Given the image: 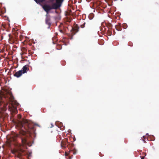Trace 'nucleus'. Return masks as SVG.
I'll list each match as a JSON object with an SVG mask.
<instances>
[{
  "instance_id": "obj_8",
  "label": "nucleus",
  "mask_w": 159,
  "mask_h": 159,
  "mask_svg": "<svg viewBox=\"0 0 159 159\" xmlns=\"http://www.w3.org/2000/svg\"><path fill=\"white\" fill-rule=\"evenodd\" d=\"M79 27L78 25L76 24L73 29L75 32L77 33L79 31Z\"/></svg>"
},
{
  "instance_id": "obj_16",
  "label": "nucleus",
  "mask_w": 159,
  "mask_h": 159,
  "mask_svg": "<svg viewBox=\"0 0 159 159\" xmlns=\"http://www.w3.org/2000/svg\"><path fill=\"white\" fill-rule=\"evenodd\" d=\"M85 24V23H84L83 24L81 25H80V27L81 28H84V25Z\"/></svg>"
},
{
  "instance_id": "obj_22",
  "label": "nucleus",
  "mask_w": 159,
  "mask_h": 159,
  "mask_svg": "<svg viewBox=\"0 0 159 159\" xmlns=\"http://www.w3.org/2000/svg\"><path fill=\"white\" fill-rule=\"evenodd\" d=\"M9 42L10 43H11L12 42V40H9Z\"/></svg>"
},
{
  "instance_id": "obj_21",
  "label": "nucleus",
  "mask_w": 159,
  "mask_h": 159,
  "mask_svg": "<svg viewBox=\"0 0 159 159\" xmlns=\"http://www.w3.org/2000/svg\"><path fill=\"white\" fill-rule=\"evenodd\" d=\"M72 152H73V153L74 154H76V152L72 151Z\"/></svg>"
},
{
  "instance_id": "obj_27",
  "label": "nucleus",
  "mask_w": 159,
  "mask_h": 159,
  "mask_svg": "<svg viewBox=\"0 0 159 159\" xmlns=\"http://www.w3.org/2000/svg\"><path fill=\"white\" fill-rule=\"evenodd\" d=\"M60 31L61 32H62V30H60Z\"/></svg>"
},
{
  "instance_id": "obj_12",
  "label": "nucleus",
  "mask_w": 159,
  "mask_h": 159,
  "mask_svg": "<svg viewBox=\"0 0 159 159\" xmlns=\"http://www.w3.org/2000/svg\"><path fill=\"white\" fill-rule=\"evenodd\" d=\"M116 29L119 31H120L122 30V28L120 26H116Z\"/></svg>"
},
{
  "instance_id": "obj_19",
  "label": "nucleus",
  "mask_w": 159,
  "mask_h": 159,
  "mask_svg": "<svg viewBox=\"0 0 159 159\" xmlns=\"http://www.w3.org/2000/svg\"><path fill=\"white\" fill-rule=\"evenodd\" d=\"M39 2H43L45 0H38Z\"/></svg>"
},
{
  "instance_id": "obj_29",
  "label": "nucleus",
  "mask_w": 159,
  "mask_h": 159,
  "mask_svg": "<svg viewBox=\"0 0 159 159\" xmlns=\"http://www.w3.org/2000/svg\"><path fill=\"white\" fill-rule=\"evenodd\" d=\"M25 38H26L27 37H25Z\"/></svg>"
},
{
  "instance_id": "obj_15",
  "label": "nucleus",
  "mask_w": 159,
  "mask_h": 159,
  "mask_svg": "<svg viewBox=\"0 0 159 159\" xmlns=\"http://www.w3.org/2000/svg\"><path fill=\"white\" fill-rule=\"evenodd\" d=\"M60 128L61 129H62V130H64V126L63 127L62 126H61V125H62V124L61 123H60Z\"/></svg>"
},
{
  "instance_id": "obj_9",
  "label": "nucleus",
  "mask_w": 159,
  "mask_h": 159,
  "mask_svg": "<svg viewBox=\"0 0 159 159\" xmlns=\"http://www.w3.org/2000/svg\"><path fill=\"white\" fill-rule=\"evenodd\" d=\"M45 21L46 24L48 25L49 27H50L51 24V23L50 22V18L48 17L46 18L45 20Z\"/></svg>"
},
{
  "instance_id": "obj_10",
  "label": "nucleus",
  "mask_w": 159,
  "mask_h": 159,
  "mask_svg": "<svg viewBox=\"0 0 159 159\" xmlns=\"http://www.w3.org/2000/svg\"><path fill=\"white\" fill-rule=\"evenodd\" d=\"M11 140H7L6 142L7 145L8 147H10L11 145Z\"/></svg>"
},
{
  "instance_id": "obj_5",
  "label": "nucleus",
  "mask_w": 159,
  "mask_h": 159,
  "mask_svg": "<svg viewBox=\"0 0 159 159\" xmlns=\"http://www.w3.org/2000/svg\"><path fill=\"white\" fill-rule=\"evenodd\" d=\"M29 70V66L28 65H26L24 66L22 68V72L23 74H25Z\"/></svg>"
},
{
  "instance_id": "obj_18",
  "label": "nucleus",
  "mask_w": 159,
  "mask_h": 159,
  "mask_svg": "<svg viewBox=\"0 0 159 159\" xmlns=\"http://www.w3.org/2000/svg\"><path fill=\"white\" fill-rule=\"evenodd\" d=\"M58 40H56V41L54 42V41H53H53H52V43L53 44H57V41Z\"/></svg>"
},
{
  "instance_id": "obj_4",
  "label": "nucleus",
  "mask_w": 159,
  "mask_h": 159,
  "mask_svg": "<svg viewBox=\"0 0 159 159\" xmlns=\"http://www.w3.org/2000/svg\"><path fill=\"white\" fill-rule=\"evenodd\" d=\"M54 7L53 6V4L52 6H50L49 5L45 4L43 6V8L44 10L47 13L50 10L52 9H54Z\"/></svg>"
},
{
  "instance_id": "obj_30",
  "label": "nucleus",
  "mask_w": 159,
  "mask_h": 159,
  "mask_svg": "<svg viewBox=\"0 0 159 159\" xmlns=\"http://www.w3.org/2000/svg\"><path fill=\"white\" fill-rule=\"evenodd\" d=\"M26 41V40H25V41Z\"/></svg>"
},
{
  "instance_id": "obj_11",
  "label": "nucleus",
  "mask_w": 159,
  "mask_h": 159,
  "mask_svg": "<svg viewBox=\"0 0 159 159\" xmlns=\"http://www.w3.org/2000/svg\"><path fill=\"white\" fill-rule=\"evenodd\" d=\"M34 40H29L28 41V44L30 46H31L32 45V43L34 44L35 42L34 41H33Z\"/></svg>"
},
{
  "instance_id": "obj_3",
  "label": "nucleus",
  "mask_w": 159,
  "mask_h": 159,
  "mask_svg": "<svg viewBox=\"0 0 159 159\" xmlns=\"http://www.w3.org/2000/svg\"><path fill=\"white\" fill-rule=\"evenodd\" d=\"M64 0H56V2L53 4L55 9H57L61 6Z\"/></svg>"
},
{
  "instance_id": "obj_14",
  "label": "nucleus",
  "mask_w": 159,
  "mask_h": 159,
  "mask_svg": "<svg viewBox=\"0 0 159 159\" xmlns=\"http://www.w3.org/2000/svg\"><path fill=\"white\" fill-rule=\"evenodd\" d=\"M107 27L109 29L112 28V25L109 24L107 25Z\"/></svg>"
},
{
  "instance_id": "obj_26",
  "label": "nucleus",
  "mask_w": 159,
  "mask_h": 159,
  "mask_svg": "<svg viewBox=\"0 0 159 159\" xmlns=\"http://www.w3.org/2000/svg\"><path fill=\"white\" fill-rule=\"evenodd\" d=\"M18 105V104L17 103H16V105L17 106V105Z\"/></svg>"
},
{
  "instance_id": "obj_28",
  "label": "nucleus",
  "mask_w": 159,
  "mask_h": 159,
  "mask_svg": "<svg viewBox=\"0 0 159 159\" xmlns=\"http://www.w3.org/2000/svg\"><path fill=\"white\" fill-rule=\"evenodd\" d=\"M24 38H20V39H23Z\"/></svg>"
},
{
  "instance_id": "obj_25",
  "label": "nucleus",
  "mask_w": 159,
  "mask_h": 159,
  "mask_svg": "<svg viewBox=\"0 0 159 159\" xmlns=\"http://www.w3.org/2000/svg\"><path fill=\"white\" fill-rule=\"evenodd\" d=\"M72 158V156L70 157H69L70 159H71Z\"/></svg>"
},
{
  "instance_id": "obj_13",
  "label": "nucleus",
  "mask_w": 159,
  "mask_h": 159,
  "mask_svg": "<svg viewBox=\"0 0 159 159\" xmlns=\"http://www.w3.org/2000/svg\"><path fill=\"white\" fill-rule=\"evenodd\" d=\"M98 43L101 45H103L104 43V40H98Z\"/></svg>"
},
{
  "instance_id": "obj_2",
  "label": "nucleus",
  "mask_w": 159,
  "mask_h": 159,
  "mask_svg": "<svg viewBox=\"0 0 159 159\" xmlns=\"http://www.w3.org/2000/svg\"><path fill=\"white\" fill-rule=\"evenodd\" d=\"M61 144V147L63 148H65L66 147L69 148L73 146V144L67 142L66 139H65L64 140H62Z\"/></svg>"
},
{
  "instance_id": "obj_1",
  "label": "nucleus",
  "mask_w": 159,
  "mask_h": 159,
  "mask_svg": "<svg viewBox=\"0 0 159 159\" xmlns=\"http://www.w3.org/2000/svg\"><path fill=\"white\" fill-rule=\"evenodd\" d=\"M17 125L23 130L20 132V134H16V137L21 139L22 144H19L17 148L12 150L11 152L20 159L21 157H23L24 155L26 154L25 151L21 147L22 146L24 147L25 145H29L27 141L28 136L26 134V132L30 134H35V126L39 127L41 126L37 124L34 123L26 119L24 120L22 122L19 121Z\"/></svg>"
},
{
  "instance_id": "obj_20",
  "label": "nucleus",
  "mask_w": 159,
  "mask_h": 159,
  "mask_svg": "<svg viewBox=\"0 0 159 159\" xmlns=\"http://www.w3.org/2000/svg\"><path fill=\"white\" fill-rule=\"evenodd\" d=\"M18 117L20 119L21 117V116L20 115H18Z\"/></svg>"
},
{
  "instance_id": "obj_17",
  "label": "nucleus",
  "mask_w": 159,
  "mask_h": 159,
  "mask_svg": "<svg viewBox=\"0 0 159 159\" xmlns=\"http://www.w3.org/2000/svg\"><path fill=\"white\" fill-rule=\"evenodd\" d=\"M71 11H70L69 12H67L66 15H70V13H71Z\"/></svg>"
},
{
  "instance_id": "obj_24",
  "label": "nucleus",
  "mask_w": 159,
  "mask_h": 159,
  "mask_svg": "<svg viewBox=\"0 0 159 159\" xmlns=\"http://www.w3.org/2000/svg\"><path fill=\"white\" fill-rule=\"evenodd\" d=\"M141 159H144V157H141Z\"/></svg>"
},
{
  "instance_id": "obj_6",
  "label": "nucleus",
  "mask_w": 159,
  "mask_h": 159,
  "mask_svg": "<svg viewBox=\"0 0 159 159\" xmlns=\"http://www.w3.org/2000/svg\"><path fill=\"white\" fill-rule=\"evenodd\" d=\"M25 152L26 153V154L24 155L23 157H21L20 159H24L25 157H26L27 159H30V157L31 156V152H29L28 153L26 152L25 150Z\"/></svg>"
},
{
  "instance_id": "obj_7",
  "label": "nucleus",
  "mask_w": 159,
  "mask_h": 159,
  "mask_svg": "<svg viewBox=\"0 0 159 159\" xmlns=\"http://www.w3.org/2000/svg\"><path fill=\"white\" fill-rule=\"evenodd\" d=\"M23 73L22 72V70H20L17 72H16L14 74V76L19 78L20 77Z\"/></svg>"
},
{
  "instance_id": "obj_23",
  "label": "nucleus",
  "mask_w": 159,
  "mask_h": 159,
  "mask_svg": "<svg viewBox=\"0 0 159 159\" xmlns=\"http://www.w3.org/2000/svg\"><path fill=\"white\" fill-rule=\"evenodd\" d=\"M91 15H93V14H91V15H90V16H89V17L90 18V19H92V18H90V16H91Z\"/></svg>"
}]
</instances>
